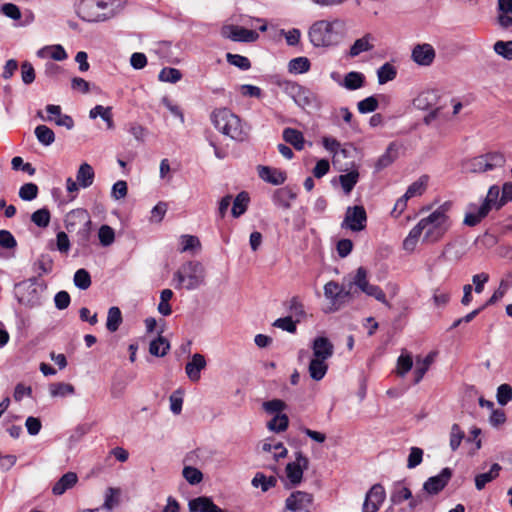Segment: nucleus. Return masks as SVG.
I'll return each mask as SVG.
<instances>
[{"label": "nucleus", "instance_id": "obj_44", "mask_svg": "<svg viewBox=\"0 0 512 512\" xmlns=\"http://www.w3.org/2000/svg\"><path fill=\"white\" fill-rule=\"evenodd\" d=\"M76 221L78 222H85L86 224H90V220L88 217V213L85 209H75L72 210L70 213H68L65 223L66 228L69 229L71 226H73Z\"/></svg>", "mask_w": 512, "mask_h": 512}, {"label": "nucleus", "instance_id": "obj_5", "mask_svg": "<svg viewBox=\"0 0 512 512\" xmlns=\"http://www.w3.org/2000/svg\"><path fill=\"white\" fill-rule=\"evenodd\" d=\"M204 279L205 269L198 261H188L182 264L173 277L176 289L184 288L189 291L199 288L204 283Z\"/></svg>", "mask_w": 512, "mask_h": 512}, {"label": "nucleus", "instance_id": "obj_50", "mask_svg": "<svg viewBox=\"0 0 512 512\" xmlns=\"http://www.w3.org/2000/svg\"><path fill=\"white\" fill-rule=\"evenodd\" d=\"M182 74L176 68L165 67L163 68L158 75V79L162 82L168 83H176L181 80Z\"/></svg>", "mask_w": 512, "mask_h": 512}, {"label": "nucleus", "instance_id": "obj_6", "mask_svg": "<svg viewBox=\"0 0 512 512\" xmlns=\"http://www.w3.org/2000/svg\"><path fill=\"white\" fill-rule=\"evenodd\" d=\"M108 9L106 0H76L75 10L77 15L86 22H103L113 16V13L105 12Z\"/></svg>", "mask_w": 512, "mask_h": 512}, {"label": "nucleus", "instance_id": "obj_11", "mask_svg": "<svg viewBox=\"0 0 512 512\" xmlns=\"http://www.w3.org/2000/svg\"><path fill=\"white\" fill-rule=\"evenodd\" d=\"M284 89L299 107H311L315 101L312 91L295 82H285Z\"/></svg>", "mask_w": 512, "mask_h": 512}, {"label": "nucleus", "instance_id": "obj_35", "mask_svg": "<svg viewBox=\"0 0 512 512\" xmlns=\"http://www.w3.org/2000/svg\"><path fill=\"white\" fill-rule=\"evenodd\" d=\"M428 180L429 178L427 175H422L418 180L413 182L405 192L406 198L411 199L413 197L421 196L427 188Z\"/></svg>", "mask_w": 512, "mask_h": 512}, {"label": "nucleus", "instance_id": "obj_10", "mask_svg": "<svg viewBox=\"0 0 512 512\" xmlns=\"http://www.w3.org/2000/svg\"><path fill=\"white\" fill-rule=\"evenodd\" d=\"M367 214L363 206H350L346 209L341 227L353 232H360L366 228Z\"/></svg>", "mask_w": 512, "mask_h": 512}, {"label": "nucleus", "instance_id": "obj_57", "mask_svg": "<svg viewBox=\"0 0 512 512\" xmlns=\"http://www.w3.org/2000/svg\"><path fill=\"white\" fill-rule=\"evenodd\" d=\"M168 204L164 201L158 202L151 210L150 223H160L166 215Z\"/></svg>", "mask_w": 512, "mask_h": 512}, {"label": "nucleus", "instance_id": "obj_32", "mask_svg": "<svg viewBox=\"0 0 512 512\" xmlns=\"http://www.w3.org/2000/svg\"><path fill=\"white\" fill-rule=\"evenodd\" d=\"M282 136L285 142L291 144L296 150L301 151L304 149L305 139L302 132L299 130L285 128Z\"/></svg>", "mask_w": 512, "mask_h": 512}, {"label": "nucleus", "instance_id": "obj_9", "mask_svg": "<svg viewBox=\"0 0 512 512\" xmlns=\"http://www.w3.org/2000/svg\"><path fill=\"white\" fill-rule=\"evenodd\" d=\"M505 162L506 159L503 154L498 152L487 153L472 159L470 162V170L474 173H484L502 168Z\"/></svg>", "mask_w": 512, "mask_h": 512}, {"label": "nucleus", "instance_id": "obj_29", "mask_svg": "<svg viewBox=\"0 0 512 512\" xmlns=\"http://www.w3.org/2000/svg\"><path fill=\"white\" fill-rule=\"evenodd\" d=\"M95 177L92 166L88 163H82L76 174V180L80 187L88 188L93 184Z\"/></svg>", "mask_w": 512, "mask_h": 512}, {"label": "nucleus", "instance_id": "obj_40", "mask_svg": "<svg viewBox=\"0 0 512 512\" xmlns=\"http://www.w3.org/2000/svg\"><path fill=\"white\" fill-rule=\"evenodd\" d=\"M169 349L170 344L168 340L162 336H159L157 339L151 341L149 346V352L157 357L165 356Z\"/></svg>", "mask_w": 512, "mask_h": 512}, {"label": "nucleus", "instance_id": "obj_55", "mask_svg": "<svg viewBox=\"0 0 512 512\" xmlns=\"http://www.w3.org/2000/svg\"><path fill=\"white\" fill-rule=\"evenodd\" d=\"M183 477L186 479V481L191 485H196L200 483L203 479L202 472L192 466H185L182 471Z\"/></svg>", "mask_w": 512, "mask_h": 512}, {"label": "nucleus", "instance_id": "obj_60", "mask_svg": "<svg viewBox=\"0 0 512 512\" xmlns=\"http://www.w3.org/2000/svg\"><path fill=\"white\" fill-rule=\"evenodd\" d=\"M0 13L7 18L12 20H20L21 19V11L19 7L13 3H4L0 7Z\"/></svg>", "mask_w": 512, "mask_h": 512}, {"label": "nucleus", "instance_id": "obj_54", "mask_svg": "<svg viewBox=\"0 0 512 512\" xmlns=\"http://www.w3.org/2000/svg\"><path fill=\"white\" fill-rule=\"evenodd\" d=\"M464 432L461 430L458 424H453L450 431L449 446L452 451H456L462 440L464 439Z\"/></svg>", "mask_w": 512, "mask_h": 512}, {"label": "nucleus", "instance_id": "obj_37", "mask_svg": "<svg viewBox=\"0 0 512 512\" xmlns=\"http://www.w3.org/2000/svg\"><path fill=\"white\" fill-rule=\"evenodd\" d=\"M249 203V195L246 192H240L233 201L232 215L235 218L240 217L247 210Z\"/></svg>", "mask_w": 512, "mask_h": 512}, {"label": "nucleus", "instance_id": "obj_18", "mask_svg": "<svg viewBox=\"0 0 512 512\" xmlns=\"http://www.w3.org/2000/svg\"><path fill=\"white\" fill-rule=\"evenodd\" d=\"M207 365L206 359L202 354L195 353L186 363L185 373L190 381L198 382L201 378V371Z\"/></svg>", "mask_w": 512, "mask_h": 512}, {"label": "nucleus", "instance_id": "obj_15", "mask_svg": "<svg viewBox=\"0 0 512 512\" xmlns=\"http://www.w3.org/2000/svg\"><path fill=\"white\" fill-rule=\"evenodd\" d=\"M312 495L304 491H295L286 499V509L291 512H310Z\"/></svg>", "mask_w": 512, "mask_h": 512}, {"label": "nucleus", "instance_id": "obj_2", "mask_svg": "<svg viewBox=\"0 0 512 512\" xmlns=\"http://www.w3.org/2000/svg\"><path fill=\"white\" fill-rule=\"evenodd\" d=\"M448 210L449 204L444 203L416 224L420 233L423 234L424 243L438 242L449 230L451 221L447 214Z\"/></svg>", "mask_w": 512, "mask_h": 512}, {"label": "nucleus", "instance_id": "obj_51", "mask_svg": "<svg viewBox=\"0 0 512 512\" xmlns=\"http://www.w3.org/2000/svg\"><path fill=\"white\" fill-rule=\"evenodd\" d=\"M98 237L100 244L104 247H108L113 244L115 240V232L109 225H102L98 231Z\"/></svg>", "mask_w": 512, "mask_h": 512}, {"label": "nucleus", "instance_id": "obj_13", "mask_svg": "<svg viewBox=\"0 0 512 512\" xmlns=\"http://www.w3.org/2000/svg\"><path fill=\"white\" fill-rule=\"evenodd\" d=\"M385 499V488L380 483L374 484L365 495L362 512H377Z\"/></svg>", "mask_w": 512, "mask_h": 512}, {"label": "nucleus", "instance_id": "obj_34", "mask_svg": "<svg viewBox=\"0 0 512 512\" xmlns=\"http://www.w3.org/2000/svg\"><path fill=\"white\" fill-rule=\"evenodd\" d=\"M397 76V69L391 63L386 62L377 70L378 83L383 85L387 82L393 81Z\"/></svg>", "mask_w": 512, "mask_h": 512}, {"label": "nucleus", "instance_id": "obj_36", "mask_svg": "<svg viewBox=\"0 0 512 512\" xmlns=\"http://www.w3.org/2000/svg\"><path fill=\"white\" fill-rule=\"evenodd\" d=\"M355 285L360 291L365 293L370 283L367 277V270L364 267H359L353 277V280L349 284L350 294L352 293V286Z\"/></svg>", "mask_w": 512, "mask_h": 512}, {"label": "nucleus", "instance_id": "obj_38", "mask_svg": "<svg viewBox=\"0 0 512 512\" xmlns=\"http://www.w3.org/2000/svg\"><path fill=\"white\" fill-rule=\"evenodd\" d=\"M34 133L37 140L44 146H50L55 141L53 130L46 125H38Z\"/></svg>", "mask_w": 512, "mask_h": 512}, {"label": "nucleus", "instance_id": "obj_28", "mask_svg": "<svg viewBox=\"0 0 512 512\" xmlns=\"http://www.w3.org/2000/svg\"><path fill=\"white\" fill-rule=\"evenodd\" d=\"M374 37L371 34H366L362 38L357 39L350 48L349 55L356 57L363 52L371 51L374 48Z\"/></svg>", "mask_w": 512, "mask_h": 512}, {"label": "nucleus", "instance_id": "obj_62", "mask_svg": "<svg viewBox=\"0 0 512 512\" xmlns=\"http://www.w3.org/2000/svg\"><path fill=\"white\" fill-rule=\"evenodd\" d=\"M494 51L507 60H512V41H497Z\"/></svg>", "mask_w": 512, "mask_h": 512}, {"label": "nucleus", "instance_id": "obj_8", "mask_svg": "<svg viewBox=\"0 0 512 512\" xmlns=\"http://www.w3.org/2000/svg\"><path fill=\"white\" fill-rule=\"evenodd\" d=\"M350 295V289L345 290L335 281L327 282L324 285V296L329 301V305L324 311L326 313L338 311L344 304V299Z\"/></svg>", "mask_w": 512, "mask_h": 512}, {"label": "nucleus", "instance_id": "obj_4", "mask_svg": "<svg viewBox=\"0 0 512 512\" xmlns=\"http://www.w3.org/2000/svg\"><path fill=\"white\" fill-rule=\"evenodd\" d=\"M210 120L217 131L232 140L242 142L248 136L247 126L228 108L215 109L210 115Z\"/></svg>", "mask_w": 512, "mask_h": 512}, {"label": "nucleus", "instance_id": "obj_16", "mask_svg": "<svg viewBox=\"0 0 512 512\" xmlns=\"http://www.w3.org/2000/svg\"><path fill=\"white\" fill-rule=\"evenodd\" d=\"M452 476V471L450 468H444L441 472L436 475L428 478L424 485L423 489L428 494H437L439 493L449 482Z\"/></svg>", "mask_w": 512, "mask_h": 512}, {"label": "nucleus", "instance_id": "obj_33", "mask_svg": "<svg viewBox=\"0 0 512 512\" xmlns=\"http://www.w3.org/2000/svg\"><path fill=\"white\" fill-rule=\"evenodd\" d=\"M365 83V76L361 72L351 71L347 73L341 85L347 90H357L363 87Z\"/></svg>", "mask_w": 512, "mask_h": 512}, {"label": "nucleus", "instance_id": "obj_19", "mask_svg": "<svg viewBox=\"0 0 512 512\" xmlns=\"http://www.w3.org/2000/svg\"><path fill=\"white\" fill-rule=\"evenodd\" d=\"M489 213L490 211L482 203L480 205L470 204L468 206L467 212L465 213L463 223L466 226L474 227L479 224Z\"/></svg>", "mask_w": 512, "mask_h": 512}, {"label": "nucleus", "instance_id": "obj_30", "mask_svg": "<svg viewBox=\"0 0 512 512\" xmlns=\"http://www.w3.org/2000/svg\"><path fill=\"white\" fill-rule=\"evenodd\" d=\"M501 466L498 463H494L488 472L481 473L475 477V487L477 490H482L486 484L490 483L499 476Z\"/></svg>", "mask_w": 512, "mask_h": 512}, {"label": "nucleus", "instance_id": "obj_59", "mask_svg": "<svg viewBox=\"0 0 512 512\" xmlns=\"http://www.w3.org/2000/svg\"><path fill=\"white\" fill-rule=\"evenodd\" d=\"M38 187L34 183H26L19 189V197L24 201H31L37 197Z\"/></svg>", "mask_w": 512, "mask_h": 512}, {"label": "nucleus", "instance_id": "obj_26", "mask_svg": "<svg viewBox=\"0 0 512 512\" xmlns=\"http://www.w3.org/2000/svg\"><path fill=\"white\" fill-rule=\"evenodd\" d=\"M296 193L288 187L277 189L272 197L275 205L280 206L284 209L291 207V202L296 198Z\"/></svg>", "mask_w": 512, "mask_h": 512}, {"label": "nucleus", "instance_id": "obj_64", "mask_svg": "<svg viewBox=\"0 0 512 512\" xmlns=\"http://www.w3.org/2000/svg\"><path fill=\"white\" fill-rule=\"evenodd\" d=\"M357 107L362 114L371 113L378 108V101L374 96H370L359 101Z\"/></svg>", "mask_w": 512, "mask_h": 512}, {"label": "nucleus", "instance_id": "obj_39", "mask_svg": "<svg viewBox=\"0 0 512 512\" xmlns=\"http://www.w3.org/2000/svg\"><path fill=\"white\" fill-rule=\"evenodd\" d=\"M49 392L52 397H66L75 393L73 385L64 382L52 383L49 386Z\"/></svg>", "mask_w": 512, "mask_h": 512}, {"label": "nucleus", "instance_id": "obj_53", "mask_svg": "<svg viewBox=\"0 0 512 512\" xmlns=\"http://www.w3.org/2000/svg\"><path fill=\"white\" fill-rule=\"evenodd\" d=\"M121 490L119 488L109 487L105 493L104 508L111 510L119 504Z\"/></svg>", "mask_w": 512, "mask_h": 512}, {"label": "nucleus", "instance_id": "obj_23", "mask_svg": "<svg viewBox=\"0 0 512 512\" xmlns=\"http://www.w3.org/2000/svg\"><path fill=\"white\" fill-rule=\"evenodd\" d=\"M77 481L76 473L67 472L54 484L52 493L57 496L63 495L67 490L74 487Z\"/></svg>", "mask_w": 512, "mask_h": 512}, {"label": "nucleus", "instance_id": "obj_45", "mask_svg": "<svg viewBox=\"0 0 512 512\" xmlns=\"http://www.w3.org/2000/svg\"><path fill=\"white\" fill-rule=\"evenodd\" d=\"M122 322L121 311L118 307H111L108 310L106 327L110 332H115Z\"/></svg>", "mask_w": 512, "mask_h": 512}, {"label": "nucleus", "instance_id": "obj_17", "mask_svg": "<svg viewBox=\"0 0 512 512\" xmlns=\"http://www.w3.org/2000/svg\"><path fill=\"white\" fill-rule=\"evenodd\" d=\"M435 50L428 43L417 44L412 50V59L418 65L430 66L435 59Z\"/></svg>", "mask_w": 512, "mask_h": 512}, {"label": "nucleus", "instance_id": "obj_41", "mask_svg": "<svg viewBox=\"0 0 512 512\" xmlns=\"http://www.w3.org/2000/svg\"><path fill=\"white\" fill-rule=\"evenodd\" d=\"M277 480L274 476L267 477L263 473H256L252 479V485L255 488H261L263 492H267L270 488L274 487Z\"/></svg>", "mask_w": 512, "mask_h": 512}, {"label": "nucleus", "instance_id": "obj_63", "mask_svg": "<svg viewBox=\"0 0 512 512\" xmlns=\"http://www.w3.org/2000/svg\"><path fill=\"white\" fill-rule=\"evenodd\" d=\"M497 401L505 406L512 400V388L509 384H501L497 389Z\"/></svg>", "mask_w": 512, "mask_h": 512}, {"label": "nucleus", "instance_id": "obj_12", "mask_svg": "<svg viewBox=\"0 0 512 512\" xmlns=\"http://www.w3.org/2000/svg\"><path fill=\"white\" fill-rule=\"evenodd\" d=\"M220 33L222 37L234 42L252 43L259 38L256 31L232 24L223 25Z\"/></svg>", "mask_w": 512, "mask_h": 512}, {"label": "nucleus", "instance_id": "obj_3", "mask_svg": "<svg viewBox=\"0 0 512 512\" xmlns=\"http://www.w3.org/2000/svg\"><path fill=\"white\" fill-rule=\"evenodd\" d=\"M312 357L308 365V373L314 381H321L328 371V360L334 354L333 343L325 336H318L311 342Z\"/></svg>", "mask_w": 512, "mask_h": 512}, {"label": "nucleus", "instance_id": "obj_14", "mask_svg": "<svg viewBox=\"0 0 512 512\" xmlns=\"http://www.w3.org/2000/svg\"><path fill=\"white\" fill-rule=\"evenodd\" d=\"M308 465V458L301 452H297L295 460L286 466V476L292 485L296 486L301 483L303 472L308 468Z\"/></svg>", "mask_w": 512, "mask_h": 512}, {"label": "nucleus", "instance_id": "obj_31", "mask_svg": "<svg viewBox=\"0 0 512 512\" xmlns=\"http://www.w3.org/2000/svg\"><path fill=\"white\" fill-rule=\"evenodd\" d=\"M54 262L49 254H41L33 263V270L37 273L36 277L49 274L53 271Z\"/></svg>", "mask_w": 512, "mask_h": 512}, {"label": "nucleus", "instance_id": "obj_48", "mask_svg": "<svg viewBox=\"0 0 512 512\" xmlns=\"http://www.w3.org/2000/svg\"><path fill=\"white\" fill-rule=\"evenodd\" d=\"M288 309L293 317L296 318V322H299L305 317L304 305L299 297L294 296L288 301Z\"/></svg>", "mask_w": 512, "mask_h": 512}, {"label": "nucleus", "instance_id": "obj_42", "mask_svg": "<svg viewBox=\"0 0 512 512\" xmlns=\"http://www.w3.org/2000/svg\"><path fill=\"white\" fill-rule=\"evenodd\" d=\"M413 367V359L410 354L402 353L397 359L395 373L399 377H404Z\"/></svg>", "mask_w": 512, "mask_h": 512}, {"label": "nucleus", "instance_id": "obj_56", "mask_svg": "<svg viewBox=\"0 0 512 512\" xmlns=\"http://www.w3.org/2000/svg\"><path fill=\"white\" fill-rule=\"evenodd\" d=\"M74 284L82 290H86L91 285V277L85 269H78L74 274Z\"/></svg>", "mask_w": 512, "mask_h": 512}, {"label": "nucleus", "instance_id": "obj_43", "mask_svg": "<svg viewBox=\"0 0 512 512\" xmlns=\"http://www.w3.org/2000/svg\"><path fill=\"white\" fill-rule=\"evenodd\" d=\"M310 61L306 57L293 58L288 63V70L293 74H303L309 71Z\"/></svg>", "mask_w": 512, "mask_h": 512}, {"label": "nucleus", "instance_id": "obj_47", "mask_svg": "<svg viewBox=\"0 0 512 512\" xmlns=\"http://www.w3.org/2000/svg\"><path fill=\"white\" fill-rule=\"evenodd\" d=\"M289 419L286 414H276L267 424L269 430L274 432L285 431L288 427Z\"/></svg>", "mask_w": 512, "mask_h": 512}, {"label": "nucleus", "instance_id": "obj_52", "mask_svg": "<svg viewBox=\"0 0 512 512\" xmlns=\"http://www.w3.org/2000/svg\"><path fill=\"white\" fill-rule=\"evenodd\" d=\"M226 60L230 65L238 67L243 71L249 70L251 67L250 60L247 57L239 54L227 53Z\"/></svg>", "mask_w": 512, "mask_h": 512}, {"label": "nucleus", "instance_id": "obj_21", "mask_svg": "<svg viewBox=\"0 0 512 512\" xmlns=\"http://www.w3.org/2000/svg\"><path fill=\"white\" fill-rule=\"evenodd\" d=\"M258 174L263 181L273 185H281L286 180L285 172L268 166H259Z\"/></svg>", "mask_w": 512, "mask_h": 512}, {"label": "nucleus", "instance_id": "obj_20", "mask_svg": "<svg viewBox=\"0 0 512 512\" xmlns=\"http://www.w3.org/2000/svg\"><path fill=\"white\" fill-rule=\"evenodd\" d=\"M188 508L190 512H224L207 496L191 499L188 503Z\"/></svg>", "mask_w": 512, "mask_h": 512}, {"label": "nucleus", "instance_id": "obj_25", "mask_svg": "<svg viewBox=\"0 0 512 512\" xmlns=\"http://www.w3.org/2000/svg\"><path fill=\"white\" fill-rule=\"evenodd\" d=\"M37 56L42 59L51 58L56 61H63L68 57L65 49L59 44L42 47L37 51Z\"/></svg>", "mask_w": 512, "mask_h": 512}, {"label": "nucleus", "instance_id": "obj_49", "mask_svg": "<svg viewBox=\"0 0 512 512\" xmlns=\"http://www.w3.org/2000/svg\"><path fill=\"white\" fill-rule=\"evenodd\" d=\"M421 233L416 225L410 230L409 234L403 241V249L407 252H413L419 242Z\"/></svg>", "mask_w": 512, "mask_h": 512}, {"label": "nucleus", "instance_id": "obj_24", "mask_svg": "<svg viewBox=\"0 0 512 512\" xmlns=\"http://www.w3.org/2000/svg\"><path fill=\"white\" fill-rule=\"evenodd\" d=\"M482 204L489 210H499L505 203L500 195V188L497 185H492L487 192L485 199Z\"/></svg>", "mask_w": 512, "mask_h": 512}, {"label": "nucleus", "instance_id": "obj_7", "mask_svg": "<svg viewBox=\"0 0 512 512\" xmlns=\"http://www.w3.org/2000/svg\"><path fill=\"white\" fill-rule=\"evenodd\" d=\"M44 288L38 277H31L15 285V295L20 304L36 307L42 302Z\"/></svg>", "mask_w": 512, "mask_h": 512}, {"label": "nucleus", "instance_id": "obj_22", "mask_svg": "<svg viewBox=\"0 0 512 512\" xmlns=\"http://www.w3.org/2000/svg\"><path fill=\"white\" fill-rule=\"evenodd\" d=\"M398 156V147L396 143L392 142L388 145L385 152L375 162V171L380 172L386 167L390 166Z\"/></svg>", "mask_w": 512, "mask_h": 512}, {"label": "nucleus", "instance_id": "obj_61", "mask_svg": "<svg viewBox=\"0 0 512 512\" xmlns=\"http://www.w3.org/2000/svg\"><path fill=\"white\" fill-rule=\"evenodd\" d=\"M170 410L174 415H179L182 411L183 405V392L178 389L174 391L169 398Z\"/></svg>", "mask_w": 512, "mask_h": 512}, {"label": "nucleus", "instance_id": "obj_46", "mask_svg": "<svg viewBox=\"0 0 512 512\" xmlns=\"http://www.w3.org/2000/svg\"><path fill=\"white\" fill-rule=\"evenodd\" d=\"M359 173L356 170L340 175L339 181L345 193H350L358 182Z\"/></svg>", "mask_w": 512, "mask_h": 512}, {"label": "nucleus", "instance_id": "obj_58", "mask_svg": "<svg viewBox=\"0 0 512 512\" xmlns=\"http://www.w3.org/2000/svg\"><path fill=\"white\" fill-rule=\"evenodd\" d=\"M31 220L38 227H47L50 222V212L46 208L39 209L32 214Z\"/></svg>", "mask_w": 512, "mask_h": 512}, {"label": "nucleus", "instance_id": "obj_1", "mask_svg": "<svg viewBox=\"0 0 512 512\" xmlns=\"http://www.w3.org/2000/svg\"><path fill=\"white\" fill-rule=\"evenodd\" d=\"M346 32V22L342 19L318 20L310 26L308 37L314 47L327 48L338 45Z\"/></svg>", "mask_w": 512, "mask_h": 512}, {"label": "nucleus", "instance_id": "obj_27", "mask_svg": "<svg viewBox=\"0 0 512 512\" xmlns=\"http://www.w3.org/2000/svg\"><path fill=\"white\" fill-rule=\"evenodd\" d=\"M411 490L403 482H395L390 493V501L393 505H399L411 498Z\"/></svg>", "mask_w": 512, "mask_h": 512}]
</instances>
